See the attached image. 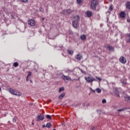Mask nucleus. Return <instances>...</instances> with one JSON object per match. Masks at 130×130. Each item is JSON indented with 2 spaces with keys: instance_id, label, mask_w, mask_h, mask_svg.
<instances>
[{
  "instance_id": "f257e3e1",
  "label": "nucleus",
  "mask_w": 130,
  "mask_h": 130,
  "mask_svg": "<svg viewBox=\"0 0 130 130\" xmlns=\"http://www.w3.org/2000/svg\"><path fill=\"white\" fill-rule=\"evenodd\" d=\"M79 21H80V16L76 15L74 17L72 24L74 28H79Z\"/></svg>"
},
{
  "instance_id": "f03ea898",
  "label": "nucleus",
  "mask_w": 130,
  "mask_h": 130,
  "mask_svg": "<svg viewBox=\"0 0 130 130\" xmlns=\"http://www.w3.org/2000/svg\"><path fill=\"white\" fill-rule=\"evenodd\" d=\"M99 6V2H98V0H92L91 2V8L92 10L95 11L97 8V7Z\"/></svg>"
},
{
  "instance_id": "7ed1b4c3",
  "label": "nucleus",
  "mask_w": 130,
  "mask_h": 130,
  "mask_svg": "<svg viewBox=\"0 0 130 130\" xmlns=\"http://www.w3.org/2000/svg\"><path fill=\"white\" fill-rule=\"evenodd\" d=\"M9 90L12 95H15V96H21V95H22V93H21V92L16 89L9 88Z\"/></svg>"
},
{
  "instance_id": "20e7f679",
  "label": "nucleus",
  "mask_w": 130,
  "mask_h": 130,
  "mask_svg": "<svg viewBox=\"0 0 130 130\" xmlns=\"http://www.w3.org/2000/svg\"><path fill=\"white\" fill-rule=\"evenodd\" d=\"M61 14H63L64 15H71L73 13V10L69 9H66L63 10L61 12Z\"/></svg>"
},
{
  "instance_id": "39448f33",
  "label": "nucleus",
  "mask_w": 130,
  "mask_h": 130,
  "mask_svg": "<svg viewBox=\"0 0 130 130\" xmlns=\"http://www.w3.org/2000/svg\"><path fill=\"white\" fill-rule=\"evenodd\" d=\"M85 80H86L87 83H92V82H94V81H95L94 78H92L91 77H85Z\"/></svg>"
},
{
  "instance_id": "423d86ee",
  "label": "nucleus",
  "mask_w": 130,
  "mask_h": 130,
  "mask_svg": "<svg viewBox=\"0 0 130 130\" xmlns=\"http://www.w3.org/2000/svg\"><path fill=\"white\" fill-rule=\"evenodd\" d=\"M62 80H63V81H73V80H72V78H71V77L69 76H66V75H62L61 77Z\"/></svg>"
},
{
  "instance_id": "0eeeda50",
  "label": "nucleus",
  "mask_w": 130,
  "mask_h": 130,
  "mask_svg": "<svg viewBox=\"0 0 130 130\" xmlns=\"http://www.w3.org/2000/svg\"><path fill=\"white\" fill-rule=\"evenodd\" d=\"M28 24L30 26H35L36 25V23H35V21H34L33 19H30L28 21Z\"/></svg>"
},
{
  "instance_id": "6e6552de",
  "label": "nucleus",
  "mask_w": 130,
  "mask_h": 130,
  "mask_svg": "<svg viewBox=\"0 0 130 130\" xmlns=\"http://www.w3.org/2000/svg\"><path fill=\"white\" fill-rule=\"evenodd\" d=\"M119 61L121 63H125L126 62V59L123 56H121L119 58Z\"/></svg>"
},
{
  "instance_id": "1a4fd4ad",
  "label": "nucleus",
  "mask_w": 130,
  "mask_h": 130,
  "mask_svg": "<svg viewBox=\"0 0 130 130\" xmlns=\"http://www.w3.org/2000/svg\"><path fill=\"white\" fill-rule=\"evenodd\" d=\"M38 119L37 120V121H40V120H43L44 119V115L41 114L39 116H38Z\"/></svg>"
},
{
  "instance_id": "9d476101",
  "label": "nucleus",
  "mask_w": 130,
  "mask_h": 130,
  "mask_svg": "<svg viewBox=\"0 0 130 130\" xmlns=\"http://www.w3.org/2000/svg\"><path fill=\"white\" fill-rule=\"evenodd\" d=\"M85 15L87 18H91V17H92V13L90 11H87L86 12Z\"/></svg>"
},
{
  "instance_id": "9b49d317",
  "label": "nucleus",
  "mask_w": 130,
  "mask_h": 130,
  "mask_svg": "<svg viewBox=\"0 0 130 130\" xmlns=\"http://www.w3.org/2000/svg\"><path fill=\"white\" fill-rule=\"evenodd\" d=\"M119 15H120V17H121L122 18H125L126 14H125V13H124V12L122 11L120 12Z\"/></svg>"
},
{
  "instance_id": "f8f14e48",
  "label": "nucleus",
  "mask_w": 130,
  "mask_h": 130,
  "mask_svg": "<svg viewBox=\"0 0 130 130\" xmlns=\"http://www.w3.org/2000/svg\"><path fill=\"white\" fill-rule=\"evenodd\" d=\"M80 39L82 40V41H85L87 39V36L85 35H82L80 36Z\"/></svg>"
},
{
  "instance_id": "ddd939ff",
  "label": "nucleus",
  "mask_w": 130,
  "mask_h": 130,
  "mask_svg": "<svg viewBox=\"0 0 130 130\" xmlns=\"http://www.w3.org/2000/svg\"><path fill=\"white\" fill-rule=\"evenodd\" d=\"M28 75L26 77V81L28 82V81H29V79H30V78H31V76L32 75V72H28Z\"/></svg>"
},
{
  "instance_id": "4468645a",
  "label": "nucleus",
  "mask_w": 130,
  "mask_h": 130,
  "mask_svg": "<svg viewBox=\"0 0 130 130\" xmlns=\"http://www.w3.org/2000/svg\"><path fill=\"white\" fill-rule=\"evenodd\" d=\"M126 42L130 43V34H127L126 36Z\"/></svg>"
},
{
  "instance_id": "2eb2a0df",
  "label": "nucleus",
  "mask_w": 130,
  "mask_h": 130,
  "mask_svg": "<svg viewBox=\"0 0 130 130\" xmlns=\"http://www.w3.org/2000/svg\"><path fill=\"white\" fill-rule=\"evenodd\" d=\"M107 48L109 51H114V48L112 46H108Z\"/></svg>"
},
{
  "instance_id": "dca6fc26",
  "label": "nucleus",
  "mask_w": 130,
  "mask_h": 130,
  "mask_svg": "<svg viewBox=\"0 0 130 130\" xmlns=\"http://www.w3.org/2000/svg\"><path fill=\"white\" fill-rule=\"evenodd\" d=\"M114 93L115 95H116L117 97H119V92L118 91V89L117 88H115Z\"/></svg>"
},
{
  "instance_id": "f3484780",
  "label": "nucleus",
  "mask_w": 130,
  "mask_h": 130,
  "mask_svg": "<svg viewBox=\"0 0 130 130\" xmlns=\"http://www.w3.org/2000/svg\"><path fill=\"white\" fill-rule=\"evenodd\" d=\"M126 9H128L130 10V2L129 1H127L125 4Z\"/></svg>"
},
{
  "instance_id": "a211bd4d",
  "label": "nucleus",
  "mask_w": 130,
  "mask_h": 130,
  "mask_svg": "<svg viewBox=\"0 0 130 130\" xmlns=\"http://www.w3.org/2000/svg\"><path fill=\"white\" fill-rule=\"evenodd\" d=\"M124 99L126 102H129L130 103V96H126L124 97Z\"/></svg>"
},
{
  "instance_id": "6ab92c4d",
  "label": "nucleus",
  "mask_w": 130,
  "mask_h": 130,
  "mask_svg": "<svg viewBox=\"0 0 130 130\" xmlns=\"http://www.w3.org/2000/svg\"><path fill=\"white\" fill-rule=\"evenodd\" d=\"M76 59H78V60H81V59H82V55H80V54H78L76 56Z\"/></svg>"
},
{
  "instance_id": "aec40b11",
  "label": "nucleus",
  "mask_w": 130,
  "mask_h": 130,
  "mask_svg": "<svg viewBox=\"0 0 130 130\" xmlns=\"http://www.w3.org/2000/svg\"><path fill=\"white\" fill-rule=\"evenodd\" d=\"M68 54H70V55H73V54L74 53V51H73L72 50H68Z\"/></svg>"
},
{
  "instance_id": "412c9836",
  "label": "nucleus",
  "mask_w": 130,
  "mask_h": 130,
  "mask_svg": "<svg viewBox=\"0 0 130 130\" xmlns=\"http://www.w3.org/2000/svg\"><path fill=\"white\" fill-rule=\"evenodd\" d=\"M112 11H113V5H111L109 8V12H110Z\"/></svg>"
},
{
  "instance_id": "4be33fe9",
  "label": "nucleus",
  "mask_w": 130,
  "mask_h": 130,
  "mask_svg": "<svg viewBox=\"0 0 130 130\" xmlns=\"http://www.w3.org/2000/svg\"><path fill=\"white\" fill-rule=\"evenodd\" d=\"M65 94H64V93H61L60 95H59V99H60V100H61V99H62V98H63V97H64V96H65Z\"/></svg>"
},
{
  "instance_id": "5701e85b",
  "label": "nucleus",
  "mask_w": 130,
  "mask_h": 130,
  "mask_svg": "<svg viewBox=\"0 0 130 130\" xmlns=\"http://www.w3.org/2000/svg\"><path fill=\"white\" fill-rule=\"evenodd\" d=\"M51 126H52V125L51 124H50V123H47L46 125V127H47L48 128L51 127Z\"/></svg>"
},
{
  "instance_id": "b1692460",
  "label": "nucleus",
  "mask_w": 130,
  "mask_h": 130,
  "mask_svg": "<svg viewBox=\"0 0 130 130\" xmlns=\"http://www.w3.org/2000/svg\"><path fill=\"white\" fill-rule=\"evenodd\" d=\"M13 67L15 68H17V67H19V63L17 62H15L13 63Z\"/></svg>"
},
{
  "instance_id": "393cba45",
  "label": "nucleus",
  "mask_w": 130,
  "mask_h": 130,
  "mask_svg": "<svg viewBox=\"0 0 130 130\" xmlns=\"http://www.w3.org/2000/svg\"><path fill=\"white\" fill-rule=\"evenodd\" d=\"M83 3V0H77V5H81Z\"/></svg>"
},
{
  "instance_id": "a878e982",
  "label": "nucleus",
  "mask_w": 130,
  "mask_h": 130,
  "mask_svg": "<svg viewBox=\"0 0 130 130\" xmlns=\"http://www.w3.org/2000/svg\"><path fill=\"white\" fill-rule=\"evenodd\" d=\"M126 109H127V108H123V109H118L117 110V111H118L119 112H120V111H124V110H125Z\"/></svg>"
},
{
  "instance_id": "bb28decb",
  "label": "nucleus",
  "mask_w": 130,
  "mask_h": 130,
  "mask_svg": "<svg viewBox=\"0 0 130 130\" xmlns=\"http://www.w3.org/2000/svg\"><path fill=\"white\" fill-rule=\"evenodd\" d=\"M96 91L97 93H101L102 92V90L100 88H96Z\"/></svg>"
},
{
  "instance_id": "cd10ccee",
  "label": "nucleus",
  "mask_w": 130,
  "mask_h": 130,
  "mask_svg": "<svg viewBox=\"0 0 130 130\" xmlns=\"http://www.w3.org/2000/svg\"><path fill=\"white\" fill-rule=\"evenodd\" d=\"M62 91H64V88L63 87H60L59 89V93H60Z\"/></svg>"
},
{
  "instance_id": "c85d7f7f",
  "label": "nucleus",
  "mask_w": 130,
  "mask_h": 130,
  "mask_svg": "<svg viewBox=\"0 0 130 130\" xmlns=\"http://www.w3.org/2000/svg\"><path fill=\"white\" fill-rule=\"evenodd\" d=\"M83 106H86V107H88V106H90V103H85L83 105Z\"/></svg>"
},
{
  "instance_id": "c756f323",
  "label": "nucleus",
  "mask_w": 130,
  "mask_h": 130,
  "mask_svg": "<svg viewBox=\"0 0 130 130\" xmlns=\"http://www.w3.org/2000/svg\"><path fill=\"white\" fill-rule=\"evenodd\" d=\"M46 117L48 119H51V116L50 115H47Z\"/></svg>"
},
{
  "instance_id": "7c9ffc66",
  "label": "nucleus",
  "mask_w": 130,
  "mask_h": 130,
  "mask_svg": "<svg viewBox=\"0 0 130 130\" xmlns=\"http://www.w3.org/2000/svg\"><path fill=\"white\" fill-rule=\"evenodd\" d=\"M96 79H97V80H99L100 82H101V81H102V79L100 77H96Z\"/></svg>"
},
{
  "instance_id": "2f4dec72",
  "label": "nucleus",
  "mask_w": 130,
  "mask_h": 130,
  "mask_svg": "<svg viewBox=\"0 0 130 130\" xmlns=\"http://www.w3.org/2000/svg\"><path fill=\"white\" fill-rule=\"evenodd\" d=\"M122 83L123 84V85H124V86H125V85H126V81H123L122 82Z\"/></svg>"
},
{
  "instance_id": "473e14b6",
  "label": "nucleus",
  "mask_w": 130,
  "mask_h": 130,
  "mask_svg": "<svg viewBox=\"0 0 130 130\" xmlns=\"http://www.w3.org/2000/svg\"><path fill=\"white\" fill-rule=\"evenodd\" d=\"M22 3H27L28 0H20Z\"/></svg>"
},
{
  "instance_id": "72a5a7b5",
  "label": "nucleus",
  "mask_w": 130,
  "mask_h": 130,
  "mask_svg": "<svg viewBox=\"0 0 130 130\" xmlns=\"http://www.w3.org/2000/svg\"><path fill=\"white\" fill-rule=\"evenodd\" d=\"M13 122H17V119L16 118H14L13 119Z\"/></svg>"
},
{
  "instance_id": "f704fd0d",
  "label": "nucleus",
  "mask_w": 130,
  "mask_h": 130,
  "mask_svg": "<svg viewBox=\"0 0 130 130\" xmlns=\"http://www.w3.org/2000/svg\"><path fill=\"white\" fill-rule=\"evenodd\" d=\"M102 103H106V100L105 99L103 100Z\"/></svg>"
},
{
  "instance_id": "c9c22d12",
  "label": "nucleus",
  "mask_w": 130,
  "mask_h": 130,
  "mask_svg": "<svg viewBox=\"0 0 130 130\" xmlns=\"http://www.w3.org/2000/svg\"><path fill=\"white\" fill-rule=\"evenodd\" d=\"M91 130H96V128L95 127H92L91 128Z\"/></svg>"
},
{
  "instance_id": "e433bc0d",
  "label": "nucleus",
  "mask_w": 130,
  "mask_h": 130,
  "mask_svg": "<svg viewBox=\"0 0 130 130\" xmlns=\"http://www.w3.org/2000/svg\"><path fill=\"white\" fill-rule=\"evenodd\" d=\"M90 90H91V91H92V92H93V93H95V90H93L92 88H90Z\"/></svg>"
},
{
  "instance_id": "4c0bfd02",
  "label": "nucleus",
  "mask_w": 130,
  "mask_h": 130,
  "mask_svg": "<svg viewBox=\"0 0 130 130\" xmlns=\"http://www.w3.org/2000/svg\"><path fill=\"white\" fill-rule=\"evenodd\" d=\"M67 71H68V72H70L71 73H72V72H73L72 70H67Z\"/></svg>"
},
{
  "instance_id": "58836bf2",
  "label": "nucleus",
  "mask_w": 130,
  "mask_h": 130,
  "mask_svg": "<svg viewBox=\"0 0 130 130\" xmlns=\"http://www.w3.org/2000/svg\"><path fill=\"white\" fill-rule=\"evenodd\" d=\"M11 17H12V19H15V17H14L13 15H12Z\"/></svg>"
},
{
  "instance_id": "ea45409f",
  "label": "nucleus",
  "mask_w": 130,
  "mask_h": 130,
  "mask_svg": "<svg viewBox=\"0 0 130 130\" xmlns=\"http://www.w3.org/2000/svg\"><path fill=\"white\" fill-rule=\"evenodd\" d=\"M43 127H46V125H43Z\"/></svg>"
},
{
  "instance_id": "a19ab883",
  "label": "nucleus",
  "mask_w": 130,
  "mask_h": 130,
  "mask_svg": "<svg viewBox=\"0 0 130 130\" xmlns=\"http://www.w3.org/2000/svg\"><path fill=\"white\" fill-rule=\"evenodd\" d=\"M30 83H32V80H30Z\"/></svg>"
},
{
  "instance_id": "79ce46f5",
  "label": "nucleus",
  "mask_w": 130,
  "mask_h": 130,
  "mask_svg": "<svg viewBox=\"0 0 130 130\" xmlns=\"http://www.w3.org/2000/svg\"><path fill=\"white\" fill-rule=\"evenodd\" d=\"M1 91H2V88H0V92H1Z\"/></svg>"
},
{
  "instance_id": "37998d69",
  "label": "nucleus",
  "mask_w": 130,
  "mask_h": 130,
  "mask_svg": "<svg viewBox=\"0 0 130 130\" xmlns=\"http://www.w3.org/2000/svg\"><path fill=\"white\" fill-rule=\"evenodd\" d=\"M31 124L34 125V123H31Z\"/></svg>"
},
{
  "instance_id": "c03bdc74",
  "label": "nucleus",
  "mask_w": 130,
  "mask_h": 130,
  "mask_svg": "<svg viewBox=\"0 0 130 130\" xmlns=\"http://www.w3.org/2000/svg\"><path fill=\"white\" fill-rule=\"evenodd\" d=\"M42 20H44V18H42Z\"/></svg>"
},
{
  "instance_id": "a18cd8bd",
  "label": "nucleus",
  "mask_w": 130,
  "mask_h": 130,
  "mask_svg": "<svg viewBox=\"0 0 130 130\" xmlns=\"http://www.w3.org/2000/svg\"><path fill=\"white\" fill-rule=\"evenodd\" d=\"M111 1V2H112V0H110Z\"/></svg>"
},
{
  "instance_id": "49530a36",
  "label": "nucleus",
  "mask_w": 130,
  "mask_h": 130,
  "mask_svg": "<svg viewBox=\"0 0 130 130\" xmlns=\"http://www.w3.org/2000/svg\"><path fill=\"white\" fill-rule=\"evenodd\" d=\"M53 130H56V129H53Z\"/></svg>"
},
{
  "instance_id": "de8ad7c7",
  "label": "nucleus",
  "mask_w": 130,
  "mask_h": 130,
  "mask_svg": "<svg viewBox=\"0 0 130 130\" xmlns=\"http://www.w3.org/2000/svg\"><path fill=\"white\" fill-rule=\"evenodd\" d=\"M0 14H1V12H0Z\"/></svg>"
}]
</instances>
